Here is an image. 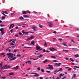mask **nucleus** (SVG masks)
<instances>
[{"label": "nucleus", "instance_id": "obj_1", "mask_svg": "<svg viewBox=\"0 0 79 79\" xmlns=\"http://www.w3.org/2000/svg\"><path fill=\"white\" fill-rule=\"evenodd\" d=\"M7 55H9V56H10V58H12L13 57V54L12 53H7Z\"/></svg>", "mask_w": 79, "mask_h": 79}, {"label": "nucleus", "instance_id": "obj_2", "mask_svg": "<svg viewBox=\"0 0 79 79\" xmlns=\"http://www.w3.org/2000/svg\"><path fill=\"white\" fill-rule=\"evenodd\" d=\"M29 74H35L34 75V76H40V75L37 74V73H30Z\"/></svg>", "mask_w": 79, "mask_h": 79}, {"label": "nucleus", "instance_id": "obj_3", "mask_svg": "<svg viewBox=\"0 0 79 79\" xmlns=\"http://www.w3.org/2000/svg\"><path fill=\"white\" fill-rule=\"evenodd\" d=\"M4 67H5V68L3 69H8V68H10V66H7L6 65L4 66Z\"/></svg>", "mask_w": 79, "mask_h": 79}, {"label": "nucleus", "instance_id": "obj_4", "mask_svg": "<svg viewBox=\"0 0 79 79\" xmlns=\"http://www.w3.org/2000/svg\"><path fill=\"white\" fill-rule=\"evenodd\" d=\"M49 24V26L50 27H52L53 26V23L51 22H49L48 23Z\"/></svg>", "mask_w": 79, "mask_h": 79}, {"label": "nucleus", "instance_id": "obj_5", "mask_svg": "<svg viewBox=\"0 0 79 79\" xmlns=\"http://www.w3.org/2000/svg\"><path fill=\"white\" fill-rule=\"evenodd\" d=\"M10 47H11L12 48L15 47V44H13V43H10Z\"/></svg>", "mask_w": 79, "mask_h": 79}, {"label": "nucleus", "instance_id": "obj_6", "mask_svg": "<svg viewBox=\"0 0 79 79\" xmlns=\"http://www.w3.org/2000/svg\"><path fill=\"white\" fill-rule=\"evenodd\" d=\"M49 49L52 52H53L54 51L53 50H56V49L54 48H50Z\"/></svg>", "mask_w": 79, "mask_h": 79}, {"label": "nucleus", "instance_id": "obj_7", "mask_svg": "<svg viewBox=\"0 0 79 79\" xmlns=\"http://www.w3.org/2000/svg\"><path fill=\"white\" fill-rule=\"evenodd\" d=\"M61 63H56L55 64V66H60V64H61Z\"/></svg>", "mask_w": 79, "mask_h": 79}, {"label": "nucleus", "instance_id": "obj_8", "mask_svg": "<svg viewBox=\"0 0 79 79\" xmlns=\"http://www.w3.org/2000/svg\"><path fill=\"white\" fill-rule=\"evenodd\" d=\"M36 48L37 50H40V47H39L38 46H37L36 47Z\"/></svg>", "mask_w": 79, "mask_h": 79}, {"label": "nucleus", "instance_id": "obj_9", "mask_svg": "<svg viewBox=\"0 0 79 79\" xmlns=\"http://www.w3.org/2000/svg\"><path fill=\"white\" fill-rule=\"evenodd\" d=\"M30 45H34V41H31V42Z\"/></svg>", "mask_w": 79, "mask_h": 79}, {"label": "nucleus", "instance_id": "obj_10", "mask_svg": "<svg viewBox=\"0 0 79 79\" xmlns=\"http://www.w3.org/2000/svg\"><path fill=\"white\" fill-rule=\"evenodd\" d=\"M19 68V66H17L15 67V70H17V69H18Z\"/></svg>", "mask_w": 79, "mask_h": 79}, {"label": "nucleus", "instance_id": "obj_11", "mask_svg": "<svg viewBox=\"0 0 79 79\" xmlns=\"http://www.w3.org/2000/svg\"><path fill=\"white\" fill-rule=\"evenodd\" d=\"M22 12L23 15H25V14H26V13H27L26 11L24 10L22 11Z\"/></svg>", "mask_w": 79, "mask_h": 79}, {"label": "nucleus", "instance_id": "obj_12", "mask_svg": "<svg viewBox=\"0 0 79 79\" xmlns=\"http://www.w3.org/2000/svg\"><path fill=\"white\" fill-rule=\"evenodd\" d=\"M14 26H15V25H14V24H13L10 25V27H12V28H13V27H14Z\"/></svg>", "mask_w": 79, "mask_h": 79}, {"label": "nucleus", "instance_id": "obj_13", "mask_svg": "<svg viewBox=\"0 0 79 79\" xmlns=\"http://www.w3.org/2000/svg\"><path fill=\"white\" fill-rule=\"evenodd\" d=\"M23 16L24 18H29V16H27V15H23Z\"/></svg>", "mask_w": 79, "mask_h": 79}, {"label": "nucleus", "instance_id": "obj_14", "mask_svg": "<svg viewBox=\"0 0 79 79\" xmlns=\"http://www.w3.org/2000/svg\"><path fill=\"white\" fill-rule=\"evenodd\" d=\"M72 50H75L74 51L76 52V51H77V50H78V49L77 48H72Z\"/></svg>", "mask_w": 79, "mask_h": 79}, {"label": "nucleus", "instance_id": "obj_15", "mask_svg": "<svg viewBox=\"0 0 79 79\" xmlns=\"http://www.w3.org/2000/svg\"><path fill=\"white\" fill-rule=\"evenodd\" d=\"M76 74H73L72 77V79H73V78H74L75 77H76Z\"/></svg>", "mask_w": 79, "mask_h": 79}, {"label": "nucleus", "instance_id": "obj_16", "mask_svg": "<svg viewBox=\"0 0 79 79\" xmlns=\"http://www.w3.org/2000/svg\"><path fill=\"white\" fill-rule=\"evenodd\" d=\"M5 17L4 16H3L2 17V19L3 20V19H5Z\"/></svg>", "mask_w": 79, "mask_h": 79}, {"label": "nucleus", "instance_id": "obj_17", "mask_svg": "<svg viewBox=\"0 0 79 79\" xmlns=\"http://www.w3.org/2000/svg\"><path fill=\"white\" fill-rule=\"evenodd\" d=\"M43 56V55H40V56H37L39 57V58H42V56Z\"/></svg>", "mask_w": 79, "mask_h": 79}, {"label": "nucleus", "instance_id": "obj_18", "mask_svg": "<svg viewBox=\"0 0 79 79\" xmlns=\"http://www.w3.org/2000/svg\"><path fill=\"white\" fill-rule=\"evenodd\" d=\"M20 19H24V18L22 16H21L19 18Z\"/></svg>", "mask_w": 79, "mask_h": 79}, {"label": "nucleus", "instance_id": "obj_19", "mask_svg": "<svg viewBox=\"0 0 79 79\" xmlns=\"http://www.w3.org/2000/svg\"><path fill=\"white\" fill-rule=\"evenodd\" d=\"M74 56H75V57H79V55L78 54H77L75 55Z\"/></svg>", "mask_w": 79, "mask_h": 79}, {"label": "nucleus", "instance_id": "obj_20", "mask_svg": "<svg viewBox=\"0 0 79 79\" xmlns=\"http://www.w3.org/2000/svg\"><path fill=\"white\" fill-rule=\"evenodd\" d=\"M2 12L3 13H5V14H8V13H7V12H6V11H2Z\"/></svg>", "mask_w": 79, "mask_h": 79}, {"label": "nucleus", "instance_id": "obj_21", "mask_svg": "<svg viewBox=\"0 0 79 79\" xmlns=\"http://www.w3.org/2000/svg\"><path fill=\"white\" fill-rule=\"evenodd\" d=\"M46 62H47V60L46 59L44 61H43V63H46Z\"/></svg>", "mask_w": 79, "mask_h": 79}, {"label": "nucleus", "instance_id": "obj_22", "mask_svg": "<svg viewBox=\"0 0 79 79\" xmlns=\"http://www.w3.org/2000/svg\"><path fill=\"white\" fill-rule=\"evenodd\" d=\"M34 36H31L30 38V39H34Z\"/></svg>", "mask_w": 79, "mask_h": 79}, {"label": "nucleus", "instance_id": "obj_23", "mask_svg": "<svg viewBox=\"0 0 79 79\" xmlns=\"http://www.w3.org/2000/svg\"><path fill=\"white\" fill-rule=\"evenodd\" d=\"M77 67V66H73V69H75V70H76V68H77V67Z\"/></svg>", "mask_w": 79, "mask_h": 79}, {"label": "nucleus", "instance_id": "obj_24", "mask_svg": "<svg viewBox=\"0 0 79 79\" xmlns=\"http://www.w3.org/2000/svg\"><path fill=\"white\" fill-rule=\"evenodd\" d=\"M39 27H40V28H42V27H43V26H42V25L39 24Z\"/></svg>", "mask_w": 79, "mask_h": 79}, {"label": "nucleus", "instance_id": "obj_25", "mask_svg": "<svg viewBox=\"0 0 79 79\" xmlns=\"http://www.w3.org/2000/svg\"><path fill=\"white\" fill-rule=\"evenodd\" d=\"M1 33H2V35H3L5 34V33H4V31L3 30V31H1Z\"/></svg>", "mask_w": 79, "mask_h": 79}, {"label": "nucleus", "instance_id": "obj_26", "mask_svg": "<svg viewBox=\"0 0 79 79\" xmlns=\"http://www.w3.org/2000/svg\"><path fill=\"white\" fill-rule=\"evenodd\" d=\"M70 60L71 61H72V62H74V60L72 59V58H70Z\"/></svg>", "mask_w": 79, "mask_h": 79}, {"label": "nucleus", "instance_id": "obj_27", "mask_svg": "<svg viewBox=\"0 0 79 79\" xmlns=\"http://www.w3.org/2000/svg\"><path fill=\"white\" fill-rule=\"evenodd\" d=\"M28 63H29L30 64H31V61H30V60H28L27 61Z\"/></svg>", "mask_w": 79, "mask_h": 79}, {"label": "nucleus", "instance_id": "obj_28", "mask_svg": "<svg viewBox=\"0 0 79 79\" xmlns=\"http://www.w3.org/2000/svg\"><path fill=\"white\" fill-rule=\"evenodd\" d=\"M12 60H16V57H13V58H12Z\"/></svg>", "mask_w": 79, "mask_h": 79}, {"label": "nucleus", "instance_id": "obj_29", "mask_svg": "<svg viewBox=\"0 0 79 79\" xmlns=\"http://www.w3.org/2000/svg\"><path fill=\"white\" fill-rule=\"evenodd\" d=\"M9 75H14V73H9Z\"/></svg>", "mask_w": 79, "mask_h": 79}, {"label": "nucleus", "instance_id": "obj_30", "mask_svg": "<svg viewBox=\"0 0 79 79\" xmlns=\"http://www.w3.org/2000/svg\"><path fill=\"white\" fill-rule=\"evenodd\" d=\"M61 76H63V74L62 73H61L59 75V77H61Z\"/></svg>", "mask_w": 79, "mask_h": 79}, {"label": "nucleus", "instance_id": "obj_31", "mask_svg": "<svg viewBox=\"0 0 79 79\" xmlns=\"http://www.w3.org/2000/svg\"><path fill=\"white\" fill-rule=\"evenodd\" d=\"M51 57L52 58H56V57H55V56H51Z\"/></svg>", "mask_w": 79, "mask_h": 79}, {"label": "nucleus", "instance_id": "obj_32", "mask_svg": "<svg viewBox=\"0 0 79 79\" xmlns=\"http://www.w3.org/2000/svg\"><path fill=\"white\" fill-rule=\"evenodd\" d=\"M50 68V70L51 69H54V68L53 67H49Z\"/></svg>", "mask_w": 79, "mask_h": 79}, {"label": "nucleus", "instance_id": "obj_33", "mask_svg": "<svg viewBox=\"0 0 79 79\" xmlns=\"http://www.w3.org/2000/svg\"><path fill=\"white\" fill-rule=\"evenodd\" d=\"M41 71L42 73H44V69H41Z\"/></svg>", "mask_w": 79, "mask_h": 79}, {"label": "nucleus", "instance_id": "obj_34", "mask_svg": "<svg viewBox=\"0 0 79 79\" xmlns=\"http://www.w3.org/2000/svg\"><path fill=\"white\" fill-rule=\"evenodd\" d=\"M63 51H65L66 52H68V51H69V50H64Z\"/></svg>", "mask_w": 79, "mask_h": 79}, {"label": "nucleus", "instance_id": "obj_35", "mask_svg": "<svg viewBox=\"0 0 79 79\" xmlns=\"http://www.w3.org/2000/svg\"><path fill=\"white\" fill-rule=\"evenodd\" d=\"M3 28H1L0 29V31H1V32L3 31Z\"/></svg>", "mask_w": 79, "mask_h": 79}, {"label": "nucleus", "instance_id": "obj_36", "mask_svg": "<svg viewBox=\"0 0 79 79\" xmlns=\"http://www.w3.org/2000/svg\"><path fill=\"white\" fill-rule=\"evenodd\" d=\"M53 62H54V63H56L57 62V60H53L52 61Z\"/></svg>", "mask_w": 79, "mask_h": 79}, {"label": "nucleus", "instance_id": "obj_37", "mask_svg": "<svg viewBox=\"0 0 79 79\" xmlns=\"http://www.w3.org/2000/svg\"><path fill=\"white\" fill-rule=\"evenodd\" d=\"M37 69L38 71H40V67L37 68Z\"/></svg>", "mask_w": 79, "mask_h": 79}, {"label": "nucleus", "instance_id": "obj_38", "mask_svg": "<svg viewBox=\"0 0 79 79\" xmlns=\"http://www.w3.org/2000/svg\"><path fill=\"white\" fill-rule=\"evenodd\" d=\"M13 29H11L10 30V32H11V33H13Z\"/></svg>", "mask_w": 79, "mask_h": 79}, {"label": "nucleus", "instance_id": "obj_39", "mask_svg": "<svg viewBox=\"0 0 79 79\" xmlns=\"http://www.w3.org/2000/svg\"><path fill=\"white\" fill-rule=\"evenodd\" d=\"M65 60H67V61H69V58L66 57V58H65Z\"/></svg>", "mask_w": 79, "mask_h": 79}, {"label": "nucleus", "instance_id": "obj_40", "mask_svg": "<svg viewBox=\"0 0 79 79\" xmlns=\"http://www.w3.org/2000/svg\"><path fill=\"white\" fill-rule=\"evenodd\" d=\"M62 44L64 45V46H65V47H68V46H67V45H66V44H64L63 43H62Z\"/></svg>", "mask_w": 79, "mask_h": 79}, {"label": "nucleus", "instance_id": "obj_41", "mask_svg": "<svg viewBox=\"0 0 79 79\" xmlns=\"http://www.w3.org/2000/svg\"><path fill=\"white\" fill-rule=\"evenodd\" d=\"M38 59H39V58H36L35 59L33 58L32 60H38Z\"/></svg>", "mask_w": 79, "mask_h": 79}, {"label": "nucleus", "instance_id": "obj_42", "mask_svg": "<svg viewBox=\"0 0 79 79\" xmlns=\"http://www.w3.org/2000/svg\"><path fill=\"white\" fill-rule=\"evenodd\" d=\"M59 70H60V71H63V69H62V68H60Z\"/></svg>", "mask_w": 79, "mask_h": 79}, {"label": "nucleus", "instance_id": "obj_43", "mask_svg": "<svg viewBox=\"0 0 79 79\" xmlns=\"http://www.w3.org/2000/svg\"><path fill=\"white\" fill-rule=\"evenodd\" d=\"M72 69H71V68H70L69 69H68V71H71V70Z\"/></svg>", "mask_w": 79, "mask_h": 79}, {"label": "nucleus", "instance_id": "obj_44", "mask_svg": "<svg viewBox=\"0 0 79 79\" xmlns=\"http://www.w3.org/2000/svg\"><path fill=\"white\" fill-rule=\"evenodd\" d=\"M15 36L16 37H19V36L18 35V34H16L15 35Z\"/></svg>", "mask_w": 79, "mask_h": 79}, {"label": "nucleus", "instance_id": "obj_45", "mask_svg": "<svg viewBox=\"0 0 79 79\" xmlns=\"http://www.w3.org/2000/svg\"><path fill=\"white\" fill-rule=\"evenodd\" d=\"M11 16H14V15H15V14L14 13H12L11 14Z\"/></svg>", "mask_w": 79, "mask_h": 79}, {"label": "nucleus", "instance_id": "obj_46", "mask_svg": "<svg viewBox=\"0 0 79 79\" xmlns=\"http://www.w3.org/2000/svg\"><path fill=\"white\" fill-rule=\"evenodd\" d=\"M71 42H73V43H76V42H74V40H72Z\"/></svg>", "mask_w": 79, "mask_h": 79}, {"label": "nucleus", "instance_id": "obj_47", "mask_svg": "<svg viewBox=\"0 0 79 79\" xmlns=\"http://www.w3.org/2000/svg\"><path fill=\"white\" fill-rule=\"evenodd\" d=\"M17 56H19V57H20L21 56V55L20 54H17Z\"/></svg>", "mask_w": 79, "mask_h": 79}, {"label": "nucleus", "instance_id": "obj_48", "mask_svg": "<svg viewBox=\"0 0 79 79\" xmlns=\"http://www.w3.org/2000/svg\"><path fill=\"white\" fill-rule=\"evenodd\" d=\"M2 14V15H4V16H6V15H5L4 13H3L2 12L1 13Z\"/></svg>", "mask_w": 79, "mask_h": 79}, {"label": "nucleus", "instance_id": "obj_49", "mask_svg": "<svg viewBox=\"0 0 79 79\" xmlns=\"http://www.w3.org/2000/svg\"><path fill=\"white\" fill-rule=\"evenodd\" d=\"M24 48H31V47H24Z\"/></svg>", "mask_w": 79, "mask_h": 79}, {"label": "nucleus", "instance_id": "obj_50", "mask_svg": "<svg viewBox=\"0 0 79 79\" xmlns=\"http://www.w3.org/2000/svg\"><path fill=\"white\" fill-rule=\"evenodd\" d=\"M48 66H49V67H53V65H48Z\"/></svg>", "mask_w": 79, "mask_h": 79}, {"label": "nucleus", "instance_id": "obj_51", "mask_svg": "<svg viewBox=\"0 0 79 79\" xmlns=\"http://www.w3.org/2000/svg\"><path fill=\"white\" fill-rule=\"evenodd\" d=\"M46 73H51V72L50 71H47Z\"/></svg>", "mask_w": 79, "mask_h": 79}, {"label": "nucleus", "instance_id": "obj_52", "mask_svg": "<svg viewBox=\"0 0 79 79\" xmlns=\"http://www.w3.org/2000/svg\"><path fill=\"white\" fill-rule=\"evenodd\" d=\"M22 33H23V34H25V32L24 31V30H23L22 31Z\"/></svg>", "mask_w": 79, "mask_h": 79}, {"label": "nucleus", "instance_id": "obj_53", "mask_svg": "<svg viewBox=\"0 0 79 79\" xmlns=\"http://www.w3.org/2000/svg\"><path fill=\"white\" fill-rule=\"evenodd\" d=\"M7 51H9V52H11V50H10V49H7Z\"/></svg>", "mask_w": 79, "mask_h": 79}, {"label": "nucleus", "instance_id": "obj_54", "mask_svg": "<svg viewBox=\"0 0 79 79\" xmlns=\"http://www.w3.org/2000/svg\"><path fill=\"white\" fill-rule=\"evenodd\" d=\"M56 31H54L53 32V34H56Z\"/></svg>", "mask_w": 79, "mask_h": 79}, {"label": "nucleus", "instance_id": "obj_55", "mask_svg": "<svg viewBox=\"0 0 79 79\" xmlns=\"http://www.w3.org/2000/svg\"><path fill=\"white\" fill-rule=\"evenodd\" d=\"M1 27H3V26H5V25H2V24H1Z\"/></svg>", "mask_w": 79, "mask_h": 79}, {"label": "nucleus", "instance_id": "obj_56", "mask_svg": "<svg viewBox=\"0 0 79 79\" xmlns=\"http://www.w3.org/2000/svg\"><path fill=\"white\" fill-rule=\"evenodd\" d=\"M46 52V50L45 49H44L43 50V52Z\"/></svg>", "mask_w": 79, "mask_h": 79}, {"label": "nucleus", "instance_id": "obj_57", "mask_svg": "<svg viewBox=\"0 0 79 79\" xmlns=\"http://www.w3.org/2000/svg\"><path fill=\"white\" fill-rule=\"evenodd\" d=\"M58 40H60V42H61V40H62V39H58Z\"/></svg>", "mask_w": 79, "mask_h": 79}, {"label": "nucleus", "instance_id": "obj_58", "mask_svg": "<svg viewBox=\"0 0 79 79\" xmlns=\"http://www.w3.org/2000/svg\"><path fill=\"white\" fill-rule=\"evenodd\" d=\"M18 29V27H15V29Z\"/></svg>", "mask_w": 79, "mask_h": 79}, {"label": "nucleus", "instance_id": "obj_59", "mask_svg": "<svg viewBox=\"0 0 79 79\" xmlns=\"http://www.w3.org/2000/svg\"><path fill=\"white\" fill-rule=\"evenodd\" d=\"M32 29H35V27H32Z\"/></svg>", "mask_w": 79, "mask_h": 79}, {"label": "nucleus", "instance_id": "obj_60", "mask_svg": "<svg viewBox=\"0 0 79 79\" xmlns=\"http://www.w3.org/2000/svg\"><path fill=\"white\" fill-rule=\"evenodd\" d=\"M1 55H4V52H2L1 53Z\"/></svg>", "mask_w": 79, "mask_h": 79}, {"label": "nucleus", "instance_id": "obj_61", "mask_svg": "<svg viewBox=\"0 0 79 79\" xmlns=\"http://www.w3.org/2000/svg\"><path fill=\"white\" fill-rule=\"evenodd\" d=\"M47 68V69H50V67H49Z\"/></svg>", "mask_w": 79, "mask_h": 79}, {"label": "nucleus", "instance_id": "obj_62", "mask_svg": "<svg viewBox=\"0 0 79 79\" xmlns=\"http://www.w3.org/2000/svg\"><path fill=\"white\" fill-rule=\"evenodd\" d=\"M17 52V50H15L13 52L14 53V52Z\"/></svg>", "mask_w": 79, "mask_h": 79}, {"label": "nucleus", "instance_id": "obj_63", "mask_svg": "<svg viewBox=\"0 0 79 79\" xmlns=\"http://www.w3.org/2000/svg\"><path fill=\"white\" fill-rule=\"evenodd\" d=\"M60 78H61V77H57L56 79H60Z\"/></svg>", "mask_w": 79, "mask_h": 79}, {"label": "nucleus", "instance_id": "obj_64", "mask_svg": "<svg viewBox=\"0 0 79 79\" xmlns=\"http://www.w3.org/2000/svg\"><path fill=\"white\" fill-rule=\"evenodd\" d=\"M40 79H43V77H40Z\"/></svg>", "mask_w": 79, "mask_h": 79}]
</instances>
